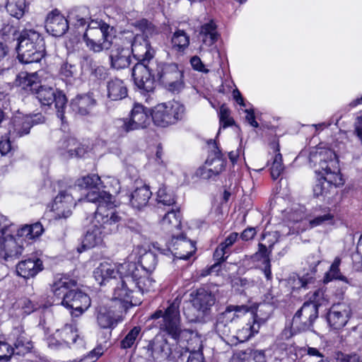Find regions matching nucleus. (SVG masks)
Listing matches in <instances>:
<instances>
[{"instance_id": "1", "label": "nucleus", "mask_w": 362, "mask_h": 362, "mask_svg": "<svg viewBox=\"0 0 362 362\" xmlns=\"http://www.w3.org/2000/svg\"><path fill=\"white\" fill-rule=\"evenodd\" d=\"M180 304L181 298L178 296L168 300L165 306H160L153 312L150 319L155 321V327L159 329L160 333L176 341L182 354L189 353L187 362H204L201 338L193 331L182 328Z\"/></svg>"}, {"instance_id": "2", "label": "nucleus", "mask_w": 362, "mask_h": 362, "mask_svg": "<svg viewBox=\"0 0 362 362\" xmlns=\"http://www.w3.org/2000/svg\"><path fill=\"white\" fill-rule=\"evenodd\" d=\"M309 165L322 177L313 188L316 197H326L331 189L344 184L335 152L325 147H315L309 155Z\"/></svg>"}, {"instance_id": "3", "label": "nucleus", "mask_w": 362, "mask_h": 362, "mask_svg": "<svg viewBox=\"0 0 362 362\" xmlns=\"http://www.w3.org/2000/svg\"><path fill=\"white\" fill-rule=\"evenodd\" d=\"M132 45L133 55L138 60L132 69L134 83L144 93H151L156 88L154 62H151L155 51L142 36L136 37Z\"/></svg>"}, {"instance_id": "4", "label": "nucleus", "mask_w": 362, "mask_h": 362, "mask_svg": "<svg viewBox=\"0 0 362 362\" xmlns=\"http://www.w3.org/2000/svg\"><path fill=\"white\" fill-rule=\"evenodd\" d=\"M118 271L122 276L121 280L117 282L113 291L112 298L110 300L115 304L119 310L126 312L129 306L139 305L142 302V296L145 292L151 291V281L145 282L139 280L137 273L120 269Z\"/></svg>"}, {"instance_id": "5", "label": "nucleus", "mask_w": 362, "mask_h": 362, "mask_svg": "<svg viewBox=\"0 0 362 362\" xmlns=\"http://www.w3.org/2000/svg\"><path fill=\"white\" fill-rule=\"evenodd\" d=\"M106 212L104 209L100 208L98 214L94 216L93 226L87 231L83 240V247L85 249L101 244L105 235L117 230L121 216L118 214H105Z\"/></svg>"}, {"instance_id": "6", "label": "nucleus", "mask_w": 362, "mask_h": 362, "mask_svg": "<svg viewBox=\"0 0 362 362\" xmlns=\"http://www.w3.org/2000/svg\"><path fill=\"white\" fill-rule=\"evenodd\" d=\"M17 52L23 64L40 62L45 54V43L42 35L33 29L23 30L17 37Z\"/></svg>"}, {"instance_id": "7", "label": "nucleus", "mask_w": 362, "mask_h": 362, "mask_svg": "<svg viewBox=\"0 0 362 362\" xmlns=\"http://www.w3.org/2000/svg\"><path fill=\"white\" fill-rule=\"evenodd\" d=\"M185 114V105L175 100L158 104L151 110L152 121L160 127L177 124L184 119Z\"/></svg>"}, {"instance_id": "8", "label": "nucleus", "mask_w": 362, "mask_h": 362, "mask_svg": "<svg viewBox=\"0 0 362 362\" xmlns=\"http://www.w3.org/2000/svg\"><path fill=\"white\" fill-rule=\"evenodd\" d=\"M158 80L170 91H180L183 87L182 72L176 63L154 62Z\"/></svg>"}, {"instance_id": "9", "label": "nucleus", "mask_w": 362, "mask_h": 362, "mask_svg": "<svg viewBox=\"0 0 362 362\" xmlns=\"http://www.w3.org/2000/svg\"><path fill=\"white\" fill-rule=\"evenodd\" d=\"M83 38L86 47L94 52L110 49L114 40H117L114 28L110 25H103L100 30H86Z\"/></svg>"}, {"instance_id": "10", "label": "nucleus", "mask_w": 362, "mask_h": 362, "mask_svg": "<svg viewBox=\"0 0 362 362\" xmlns=\"http://www.w3.org/2000/svg\"><path fill=\"white\" fill-rule=\"evenodd\" d=\"M157 257L152 252H146L141 256L138 263L125 262L120 264V269L135 272L137 273L139 280L145 282L146 280L151 281V290H153L156 281L151 276L152 272L156 269L157 265Z\"/></svg>"}, {"instance_id": "11", "label": "nucleus", "mask_w": 362, "mask_h": 362, "mask_svg": "<svg viewBox=\"0 0 362 362\" xmlns=\"http://www.w3.org/2000/svg\"><path fill=\"white\" fill-rule=\"evenodd\" d=\"M139 35H134L132 33L128 32L120 39L122 45L117 40H114V47L110 54V66L115 69H123L128 67L131 62V54L132 52V42Z\"/></svg>"}, {"instance_id": "12", "label": "nucleus", "mask_w": 362, "mask_h": 362, "mask_svg": "<svg viewBox=\"0 0 362 362\" xmlns=\"http://www.w3.org/2000/svg\"><path fill=\"white\" fill-rule=\"evenodd\" d=\"M151 110L139 103H134L129 117L119 119L117 123L125 133L146 128L152 118Z\"/></svg>"}, {"instance_id": "13", "label": "nucleus", "mask_w": 362, "mask_h": 362, "mask_svg": "<svg viewBox=\"0 0 362 362\" xmlns=\"http://www.w3.org/2000/svg\"><path fill=\"white\" fill-rule=\"evenodd\" d=\"M208 144L211 149V153L204 165L197 171V175L203 179H211L218 175L225 170L226 163L216 142L210 140Z\"/></svg>"}, {"instance_id": "14", "label": "nucleus", "mask_w": 362, "mask_h": 362, "mask_svg": "<svg viewBox=\"0 0 362 362\" xmlns=\"http://www.w3.org/2000/svg\"><path fill=\"white\" fill-rule=\"evenodd\" d=\"M35 93L42 105L49 106L54 103L57 117L61 119L62 122L64 123L65 118L64 115V109L67 103V98L65 94L61 90L40 85Z\"/></svg>"}, {"instance_id": "15", "label": "nucleus", "mask_w": 362, "mask_h": 362, "mask_svg": "<svg viewBox=\"0 0 362 362\" xmlns=\"http://www.w3.org/2000/svg\"><path fill=\"white\" fill-rule=\"evenodd\" d=\"M317 317L318 313L314 305L303 304L294 315L290 329H285L284 332L286 335L287 332H290V335H293L308 331L313 327Z\"/></svg>"}, {"instance_id": "16", "label": "nucleus", "mask_w": 362, "mask_h": 362, "mask_svg": "<svg viewBox=\"0 0 362 362\" xmlns=\"http://www.w3.org/2000/svg\"><path fill=\"white\" fill-rule=\"evenodd\" d=\"M248 311V306L245 305L227 306L226 310L217 317L215 327L216 332L221 338L229 337L231 328L230 324Z\"/></svg>"}, {"instance_id": "17", "label": "nucleus", "mask_w": 362, "mask_h": 362, "mask_svg": "<svg viewBox=\"0 0 362 362\" xmlns=\"http://www.w3.org/2000/svg\"><path fill=\"white\" fill-rule=\"evenodd\" d=\"M24 242L22 237L6 233L0 239V259L6 262L18 259L24 250Z\"/></svg>"}, {"instance_id": "18", "label": "nucleus", "mask_w": 362, "mask_h": 362, "mask_svg": "<svg viewBox=\"0 0 362 362\" xmlns=\"http://www.w3.org/2000/svg\"><path fill=\"white\" fill-rule=\"evenodd\" d=\"M90 298L86 293L73 288L58 303L72 310L71 315L78 317L90 307Z\"/></svg>"}, {"instance_id": "19", "label": "nucleus", "mask_w": 362, "mask_h": 362, "mask_svg": "<svg viewBox=\"0 0 362 362\" xmlns=\"http://www.w3.org/2000/svg\"><path fill=\"white\" fill-rule=\"evenodd\" d=\"M75 206L72 194L67 190L61 191L52 204V216L55 220L66 219L72 214V209Z\"/></svg>"}, {"instance_id": "20", "label": "nucleus", "mask_w": 362, "mask_h": 362, "mask_svg": "<svg viewBox=\"0 0 362 362\" xmlns=\"http://www.w3.org/2000/svg\"><path fill=\"white\" fill-rule=\"evenodd\" d=\"M123 312L119 310L115 304H111L110 300L107 303H102L95 308L97 323L102 329H112L118 323L117 314Z\"/></svg>"}, {"instance_id": "21", "label": "nucleus", "mask_w": 362, "mask_h": 362, "mask_svg": "<svg viewBox=\"0 0 362 362\" xmlns=\"http://www.w3.org/2000/svg\"><path fill=\"white\" fill-rule=\"evenodd\" d=\"M151 355L155 359L165 360L169 358H180L182 351H180L179 345L175 342V348L173 349L167 339L156 337L149 344Z\"/></svg>"}, {"instance_id": "22", "label": "nucleus", "mask_w": 362, "mask_h": 362, "mask_svg": "<svg viewBox=\"0 0 362 362\" xmlns=\"http://www.w3.org/2000/svg\"><path fill=\"white\" fill-rule=\"evenodd\" d=\"M190 301L193 308L202 315L209 314L215 304V295L208 288L202 287L190 293Z\"/></svg>"}, {"instance_id": "23", "label": "nucleus", "mask_w": 362, "mask_h": 362, "mask_svg": "<svg viewBox=\"0 0 362 362\" xmlns=\"http://www.w3.org/2000/svg\"><path fill=\"white\" fill-rule=\"evenodd\" d=\"M217 26L213 20L204 23L200 28L199 37L202 40L200 46L201 51L208 52L213 57L214 54L218 55V50L214 45L218 40Z\"/></svg>"}, {"instance_id": "24", "label": "nucleus", "mask_w": 362, "mask_h": 362, "mask_svg": "<svg viewBox=\"0 0 362 362\" xmlns=\"http://www.w3.org/2000/svg\"><path fill=\"white\" fill-rule=\"evenodd\" d=\"M112 199L113 197L110 193L104 190L100 191V189H98L88 192L85 198L79 199L78 201L95 204L97 209L95 215L98 214L100 208L104 209L107 211L105 214H118Z\"/></svg>"}, {"instance_id": "25", "label": "nucleus", "mask_w": 362, "mask_h": 362, "mask_svg": "<svg viewBox=\"0 0 362 362\" xmlns=\"http://www.w3.org/2000/svg\"><path fill=\"white\" fill-rule=\"evenodd\" d=\"M260 325V320L255 315L251 320L236 331L235 334L231 335L230 333L229 337L222 339L226 343L232 344L247 341L259 332Z\"/></svg>"}, {"instance_id": "26", "label": "nucleus", "mask_w": 362, "mask_h": 362, "mask_svg": "<svg viewBox=\"0 0 362 362\" xmlns=\"http://www.w3.org/2000/svg\"><path fill=\"white\" fill-rule=\"evenodd\" d=\"M351 315V310L346 303L332 305L327 315V320L330 327L338 329L344 327Z\"/></svg>"}, {"instance_id": "27", "label": "nucleus", "mask_w": 362, "mask_h": 362, "mask_svg": "<svg viewBox=\"0 0 362 362\" xmlns=\"http://www.w3.org/2000/svg\"><path fill=\"white\" fill-rule=\"evenodd\" d=\"M171 247L174 255L180 259H188L196 251L195 243L187 239L184 234H173Z\"/></svg>"}, {"instance_id": "28", "label": "nucleus", "mask_w": 362, "mask_h": 362, "mask_svg": "<svg viewBox=\"0 0 362 362\" xmlns=\"http://www.w3.org/2000/svg\"><path fill=\"white\" fill-rule=\"evenodd\" d=\"M9 339L12 342L13 349L17 355H24L33 348L31 339L21 325L13 327L9 334Z\"/></svg>"}, {"instance_id": "29", "label": "nucleus", "mask_w": 362, "mask_h": 362, "mask_svg": "<svg viewBox=\"0 0 362 362\" xmlns=\"http://www.w3.org/2000/svg\"><path fill=\"white\" fill-rule=\"evenodd\" d=\"M45 28L52 36L61 37L69 28L68 20L57 10L52 11L47 15Z\"/></svg>"}, {"instance_id": "30", "label": "nucleus", "mask_w": 362, "mask_h": 362, "mask_svg": "<svg viewBox=\"0 0 362 362\" xmlns=\"http://www.w3.org/2000/svg\"><path fill=\"white\" fill-rule=\"evenodd\" d=\"M35 117H37V119L28 115L14 118L12 128L9 129L10 136L14 139L28 134L34 124L41 122V115Z\"/></svg>"}, {"instance_id": "31", "label": "nucleus", "mask_w": 362, "mask_h": 362, "mask_svg": "<svg viewBox=\"0 0 362 362\" xmlns=\"http://www.w3.org/2000/svg\"><path fill=\"white\" fill-rule=\"evenodd\" d=\"M76 286V280L68 276L57 275L51 285V291L54 296L61 302L65 298V296L69 293V291Z\"/></svg>"}, {"instance_id": "32", "label": "nucleus", "mask_w": 362, "mask_h": 362, "mask_svg": "<svg viewBox=\"0 0 362 362\" xmlns=\"http://www.w3.org/2000/svg\"><path fill=\"white\" fill-rule=\"evenodd\" d=\"M44 269L42 261L38 258H28L21 261L16 265V272L24 279L35 276Z\"/></svg>"}, {"instance_id": "33", "label": "nucleus", "mask_w": 362, "mask_h": 362, "mask_svg": "<svg viewBox=\"0 0 362 362\" xmlns=\"http://www.w3.org/2000/svg\"><path fill=\"white\" fill-rule=\"evenodd\" d=\"M312 216L313 218L309 220V224L312 228L334 223V213L328 206L315 208Z\"/></svg>"}, {"instance_id": "34", "label": "nucleus", "mask_w": 362, "mask_h": 362, "mask_svg": "<svg viewBox=\"0 0 362 362\" xmlns=\"http://www.w3.org/2000/svg\"><path fill=\"white\" fill-rule=\"evenodd\" d=\"M272 246L267 247L262 243L258 244V250L253 255L252 258L255 261L261 262V269L268 281L272 279V274L271 270Z\"/></svg>"}, {"instance_id": "35", "label": "nucleus", "mask_w": 362, "mask_h": 362, "mask_svg": "<svg viewBox=\"0 0 362 362\" xmlns=\"http://www.w3.org/2000/svg\"><path fill=\"white\" fill-rule=\"evenodd\" d=\"M107 97L112 101L121 100L128 95V90L124 82L114 78L107 82Z\"/></svg>"}, {"instance_id": "36", "label": "nucleus", "mask_w": 362, "mask_h": 362, "mask_svg": "<svg viewBox=\"0 0 362 362\" xmlns=\"http://www.w3.org/2000/svg\"><path fill=\"white\" fill-rule=\"evenodd\" d=\"M96 101L90 95H78L71 100L70 107L73 112L81 115H88Z\"/></svg>"}, {"instance_id": "37", "label": "nucleus", "mask_w": 362, "mask_h": 362, "mask_svg": "<svg viewBox=\"0 0 362 362\" xmlns=\"http://www.w3.org/2000/svg\"><path fill=\"white\" fill-rule=\"evenodd\" d=\"M15 85L26 93H34L39 88V81L36 73L22 71L17 75Z\"/></svg>"}, {"instance_id": "38", "label": "nucleus", "mask_w": 362, "mask_h": 362, "mask_svg": "<svg viewBox=\"0 0 362 362\" xmlns=\"http://www.w3.org/2000/svg\"><path fill=\"white\" fill-rule=\"evenodd\" d=\"M61 143L62 154L66 158L82 157L87 152V148L74 138L64 139Z\"/></svg>"}, {"instance_id": "39", "label": "nucleus", "mask_w": 362, "mask_h": 362, "mask_svg": "<svg viewBox=\"0 0 362 362\" xmlns=\"http://www.w3.org/2000/svg\"><path fill=\"white\" fill-rule=\"evenodd\" d=\"M118 273L119 274V272L118 269H115V265L104 262L95 269L93 276L100 285H103L106 281L115 278Z\"/></svg>"}, {"instance_id": "40", "label": "nucleus", "mask_w": 362, "mask_h": 362, "mask_svg": "<svg viewBox=\"0 0 362 362\" xmlns=\"http://www.w3.org/2000/svg\"><path fill=\"white\" fill-rule=\"evenodd\" d=\"M162 228L167 233H174L175 230H179L181 226V214L178 209L168 211L161 221Z\"/></svg>"}, {"instance_id": "41", "label": "nucleus", "mask_w": 362, "mask_h": 362, "mask_svg": "<svg viewBox=\"0 0 362 362\" xmlns=\"http://www.w3.org/2000/svg\"><path fill=\"white\" fill-rule=\"evenodd\" d=\"M151 195L148 186L137 187L131 194V204L134 208L140 209L147 205Z\"/></svg>"}, {"instance_id": "42", "label": "nucleus", "mask_w": 362, "mask_h": 362, "mask_svg": "<svg viewBox=\"0 0 362 362\" xmlns=\"http://www.w3.org/2000/svg\"><path fill=\"white\" fill-rule=\"evenodd\" d=\"M57 337L62 340L66 346L76 343L77 340L82 341L78 337L77 329L74 324H66L62 329H57Z\"/></svg>"}, {"instance_id": "43", "label": "nucleus", "mask_w": 362, "mask_h": 362, "mask_svg": "<svg viewBox=\"0 0 362 362\" xmlns=\"http://www.w3.org/2000/svg\"><path fill=\"white\" fill-rule=\"evenodd\" d=\"M271 148L274 151V156L272 158L270 173L273 180H276L279 177L284 170V166L282 163V156L280 153L279 144L278 143L271 144Z\"/></svg>"}, {"instance_id": "44", "label": "nucleus", "mask_w": 362, "mask_h": 362, "mask_svg": "<svg viewBox=\"0 0 362 362\" xmlns=\"http://www.w3.org/2000/svg\"><path fill=\"white\" fill-rule=\"evenodd\" d=\"M341 263V259L336 257L329 267V270L325 274L323 282L327 284L333 280H339L345 283H349L348 279L344 276L339 269Z\"/></svg>"}, {"instance_id": "45", "label": "nucleus", "mask_w": 362, "mask_h": 362, "mask_svg": "<svg viewBox=\"0 0 362 362\" xmlns=\"http://www.w3.org/2000/svg\"><path fill=\"white\" fill-rule=\"evenodd\" d=\"M44 232L41 223L37 222L32 225H25L17 231V235L22 237L25 242L40 236Z\"/></svg>"}, {"instance_id": "46", "label": "nucleus", "mask_w": 362, "mask_h": 362, "mask_svg": "<svg viewBox=\"0 0 362 362\" xmlns=\"http://www.w3.org/2000/svg\"><path fill=\"white\" fill-rule=\"evenodd\" d=\"M189 45V36L182 30H176L171 37L172 49L177 52H184Z\"/></svg>"}, {"instance_id": "47", "label": "nucleus", "mask_w": 362, "mask_h": 362, "mask_svg": "<svg viewBox=\"0 0 362 362\" xmlns=\"http://www.w3.org/2000/svg\"><path fill=\"white\" fill-rule=\"evenodd\" d=\"M69 18L75 26H84L90 18L89 9L86 6L75 8L69 13Z\"/></svg>"}, {"instance_id": "48", "label": "nucleus", "mask_w": 362, "mask_h": 362, "mask_svg": "<svg viewBox=\"0 0 362 362\" xmlns=\"http://www.w3.org/2000/svg\"><path fill=\"white\" fill-rule=\"evenodd\" d=\"M6 9L11 16L20 19L27 9L26 0H7Z\"/></svg>"}, {"instance_id": "49", "label": "nucleus", "mask_w": 362, "mask_h": 362, "mask_svg": "<svg viewBox=\"0 0 362 362\" xmlns=\"http://www.w3.org/2000/svg\"><path fill=\"white\" fill-rule=\"evenodd\" d=\"M141 329L135 326L131 329L120 341V347L122 349H131L136 346L141 335Z\"/></svg>"}, {"instance_id": "50", "label": "nucleus", "mask_w": 362, "mask_h": 362, "mask_svg": "<svg viewBox=\"0 0 362 362\" xmlns=\"http://www.w3.org/2000/svg\"><path fill=\"white\" fill-rule=\"evenodd\" d=\"M78 187L81 188H90L100 189L103 187V182L100 177L96 174H91L78 179L76 182Z\"/></svg>"}, {"instance_id": "51", "label": "nucleus", "mask_w": 362, "mask_h": 362, "mask_svg": "<svg viewBox=\"0 0 362 362\" xmlns=\"http://www.w3.org/2000/svg\"><path fill=\"white\" fill-rule=\"evenodd\" d=\"M76 73L77 69L76 66L67 62L62 65L59 71V75L62 79L66 81V83H69L75 79Z\"/></svg>"}, {"instance_id": "52", "label": "nucleus", "mask_w": 362, "mask_h": 362, "mask_svg": "<svg viewBox=\"0 0 362 362\" xmlns=\"http://www.w3.org/2000/svg\"><path fill=\"white\" fill-rule=\"evenodd\" d=\"M325 300L324 291L319 288L308 294V300L303 304L314 305L318 312V308L323 305Z\"/></svg>"}, {"instance_id": "53", "label": "nucleus", "mask_w": 362, "mask_h": 362, "mask_svg": "<svg viewBox=\"0 0 362 362\" xmlns=\"http://www.w3.org/2000/svg\"><path fill=\"white\" fill-rule=\"evenodd\" d=\"M136 27H137L143 33V35H141L148 42L149 41L146 39V37L151 36L157 33L156 26L146 19H141L137 21L136 23Z\"/></svg>"}, {"instance_id": "54", "label": "nucleus", "mask_w": 362, "mask_h": 362, "mask_svg": "<svg viewBox=\"0 0 362 362\" xmlns=\"http://www.w3.org/2000/svg\"><path fill=\"white\" fill-rule=\"evenodd\" d=\"M219 119L221 127L223 128L232 126L234 123L233 119L230 117V110L224 104L220 107Z\"/></svg>"}, {"instance_id": "55", "label": "nucleus", "mask_w": 362, "mask_h": 362, "mask_svg": "<svg viewBox=\"0 0 362 362\" xmlns=\"http://www.w3.org/2000/svg\"><path fill=\"white\" fill-rule=\"evenodd\" d=\"M157 201L158 204L168 206L175 203L174 196L168 193L165 187H160L157 192Z\"/></svg>"}, {"instance_id": "56", "label": "nucleus", "mask_w": 362, "mask_h": 362, "mask_svg": "<svg viewBox=\"0 0 362 362\" xmlns=\"http://www.w3.org/2000/svg\"><path fill=\"white\" fill-rule=\"evenodd\" d=\"M229 362H255L253 360L252 349H247L236 352Z\"/></svg>"}, {"instance_id": "57", "label": "nucleus", "mask_w": 362, "mask_h": 362, "mask_svg": "<svg viewBox=\"0 0 362 362\" xmlns=\"http://www.w3.org/2000/svg\"><path fill=\"white\" fill-rule=\"evenodd\" d=\"M13 354H16L13 347L5 341H0V361H7Z\"/></svg>"}, {"instance_id": "58", "label": "nucleus", "mask_w": 362, "mask_h": 362, "mask_svg": "<svg viewBox=\"0 0 362 362\" xmlns=\"http://www.w3.org/2000/svg\"><path fill=\"white\" fill-rule=\"evenodd\" d=\"M190 64L192 68L196 71L205 74L209 71V70L205 67V65L203 64L201 59L197 56H194L191 58Z\"/></svg>"}, {"instance_id": "59", "label": "nucleus", "mask_w": 362, "mask_h": 362, "mask_svg": "<svg viewBox=\"0 0 362 362\" xmlns=\"http://www.w3.org/2000/svg\"><path fill=\"white\" fill-rule=\"evenodd\" d=\"M227 254L228 251L219 244L214 253V258L217 261V264H220L227 259L228 255L225 256Z\"/></svg>"}, {"instance_id": "60", "label": "nucleus", "mask_w": 362, "mask_h": 362, "mask_svg": "<svg viewBox=\"0 0 362 362\" xmlns=\"http://www.w3.org/2000/svg\"><path fill=\"white\" fill-rule=\"evenodd\" d=\"M338 362H360V357L357 354H344L339 353L337 356Z\"/></svg>"}, {"instance_id": "61", "label": "nucleus", "mask_w": 362, "mask_h": 362, "mask_svg": "<svg viewBox=\"0 0 362 362\" xmlns=\"http://www.w3.org/2000/svg\"><path fill=\"white\" fill-rule=\"evenodd\" d=\"M338 362H360V357L357 354H344L339 353L337 356Z\"/></svg>"}, {"instance_id": "62", "label": "nucleus", "mask_w": 362, "mask_h": 362, "mask_svg": "<svg viewBox=\"0 0 362 362\" xmlns=\"http://www.w3.org/2000/svg\"><path fill=\"white\" fill-rule=\"evenodd\" d=\"M21 305L25 314H30L37 309V305L33 304L31 300L27 298L22 300L21 301Z\"/></svg>"}, {"instance_id": "63", "label": "nucleus", "mask_w": 362, "mask_h": 362, "mask_svg": "<svg viewBox=\"0 0 362 362\" xmlns=\"http://www.w3.org/2000/svg\"><path fill=\"white\" fill-rule=\"evenodd\" d=\"M238 238V233L233 232L231 233L224 240V242L221 243L220 245L223 246V248L228 250L229 247H231L237 240Z\"/></svg>"}, {"instance_id": "64", "label": "nucleus", "mask_w": 362, "mask_h": 362, "mask_svg": "<svg viewBox=\"0 0 362 362\" xmlns=\"http://www.w3.org/2000/svg\"><path fill=\"white\" fill-rule=\"evenodd\" d=\"M257 233L255 228L249 227L245 229L240 234V238L244 241H248L254 238Z\"/></svg>"}]
</instances>
